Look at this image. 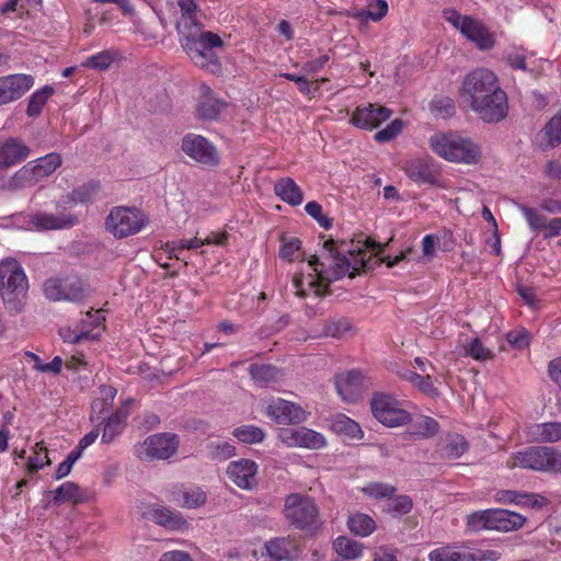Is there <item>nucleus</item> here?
Wrapping results in <instances>:
<instances>
[{
  "mask_svg": "<svg viewBox=\"0 0 561 561\" xmlns=\"http://www.w3.org/2000/svg\"><path fill=\"white\" fill-rule=\"evenodd\" d=\"M505 465L508 469L561 473V451L554 447L531 446L513 453Z\"/></svg>",
  "mask_w": 561,
  "mask_h": 561,
  "instance_id": "obj_7",
  "label": "nucleus"
},
{
  "mask_svg": "<svg viewBox=\"0 0 561 561\" xmlns=\"http://www.w3.org/2000/svg\"><path fill=\"white\" fill-rule=\"evenodd\" d=\"M335 387L343 401L355 403L365 391L364 375L358 370H350L336 377Z\"/></svg>",
  "mask_w": 561,
  "mask_h": 561,
  "instance_id": "obj_22",
  "label": "nucleus"
},
{
  "mask_svg": "<svg viewBox=\"0 0 561 561\" xmlns=\"http://www.w3.org/2000/svg\"><path fill=\"white\" fill-rule=\"evenodd\" d=\"M148 225L147 216L136 207H113L105 220V227L115 238L134 236Z\"/></svg>",
  "mask_w": 561,
  "mask_h": 561,
  "instance_id": "obj_8",
  "label": "nucleus"
},
{
  "mask_svg": "<svg viewBox=\"0 0 561 561\" xmlns=\"http://www.w3.org/2000/svg\"><path fill=\"white\" fill-rule=\"evenodd\" d=\"M439 431L438 422L431 416H422L413 423L412 435L421 438L435 436Z\"/></svg>",
  "mask_w": 561,
  "mask_h": 561,
  "instance_id": "obj_46",
  "label": "nucleus"
},
{
  "mask_svg": "<svg viewBox=\"0 0 561 561\" xmlns=\"http://www.w3.org/2000/svg\"><path fill=\"white\" fill-rule=\"evenodd\" d=\"M87 496L80 486L71 481L64 482L55 490V503L72 502L73 504L83 503Z\"/></svg>",
  "mask_w": 561,
  "mask_h": 561,
  "instance_id": "obj_34",
  "label": "nucleus"
},
{
  "mask_svg": "<svg viewBox=\"0 0 561 561\" xmlns=\"http://www.w3.org/2000/svg\"><path fill=\"white\" fill-rule=\"evenodd\" d=\"M43 289L50 301L78 302L88 296L83 282L76 275L50 277L44 283Z\"/></svg>",
  "mask_w": 561,
  "mask_h": 561,
  "instance_id": "obj_10",
  "label": "nucleus"
},
{
  "mask_svg": "<svg viewBox=\"0 0 561 561\" xmlns=\"http://www.w3.org/2000/svg\"><path fill=\"white\" fill-rule=\"evenodd\" d=\"M333 51L330 49L328 53L321 55L320 57L309 60L302 65V71L307 75H316L320 72L327 64L330 61Z\"/></svg>",
  "mask_w": 561,
  "mask_h": 561,
  "instance_id": "obj_62",
  "label": "nucleus"
},
{
  "mask_svg": "<svg viewBox=\"0 0 561 561\" xmlns=\"http://www.w3.org/2000/svg\"><path fill=\"white\" fill-rule=\"evenodd\" d=\"M105 318L100 310L88 311L85 318L82 319L78 332H61L60 335L65 342L79 343L83 340H96L100 337L101 332L104 330Z\"/></svg>",
  "mask_w": 561,
  "mask_h": 561,
  "instance_id": "obj_20",
  "label": "nucleus"
},
{
  "mask_svg": "<svg viewBox=\"0 0 561 561\" xmlns=\"http://www.w3.org/2000/svg\"><path fill=\"white\" fill-rule=\"evenodd\" d=\"M30 222L37 230H50L72 227L77 222V219L71 215L56 216L54 214L38 211L31 216Z\"/></svg>",
  "mask_w": 561,
  "mask_h": 561,
  "instance_id": "obj_28",
  "label": "nucleus"
},
{
  "mask_svg": "<svg viewBox=\"0 0 561 561\" xmlns=\"http://www.w3.org/2000/svg\"><path fill=\"white\" fill-rule=\"evenodd\" d=\"M301 241L298 238H289L283 241L279 249V256L283 260L293 262L300 256Z\"/></svg>",
  "mask_w": 561,
  "mask_h": 561,
  "instance_id": "obj_56",
  "label": "nucleus"
},
{
  "mask_svg": "<svg viewBox=\"0 0 561 561\" xmlns=\"http://www.w3.org/2000/svg\"><path fill=\"white\" fill-rule=\"evenodd\" d=\"M333 546L335 552L344 559H357L363 556V543L347 537H337Z\"/></svg>",
  "mask_w": 561,
  "mask_h": 561,
  "instance_id": "obj_38",
  "label": "nucleus"
},
{
  "mask_svg": "<svg viewBox=\"0 0 561 561\" xmlns=\"http://www.w3.org/2000/svg\"><path fill=\"white\" fill-rule=\"evenodd\" d=\"M144 518L152 520L156 524L173 529L175 527V517L169 508L161 505H151L142 513Z\"/></svg>",
  "mask_w": 561,
  "mask_h": 561,
  "instance_id": "obj_36",
  "label": "nucleus"
},
{
  "mask_svg": "<svg viewBox=\"0 0 561 561\" xmlns=\"http://www.w3.org/2000/svg\"><path fill=\"white\" fill-rule=\"evenodd\" d=\"M333 426L337 432H342L350 437L356 438L362 436V430L358 423L345 415L339 416Z\"/></svg>",
  "mask_w": 561,
  "mask_h": 561,
  "instance_id": "obj_55",
  "label": "nucleus"
},
{
  "mask_svg": "<svg viewBox=\"0 0 561 561\" xmlns=\"http://www.w3.org/2000/svg\"><path fill=\"white\" fill-rule=\"evenodd\" d=\"M347 527L352 534L367 537L376 529V522L367 514L356 513L348 517Z\"/></svg>",
  "mask_w": 561,
  "mask_h": 561,
  "instance_id": "obj_35",
  "label": "nucleus"
},
{
  "mask_svg": "<svg viewBox=\"0 0 561 561\" xmlns=\"http://www.w3.org/2000/svg\"><path fill=\"white\" fill-rule=\"evenodd\" d=\"M252 379L261 386H266L273 382L278 377V369L272 365L252 364L249 368Z\"/></svg>",
  "mask_w": 561,
  "mask_h": 561,
  "instance_id": "obj_42",
  "label": "nucleus"
},
{
  "mask_svg": "<svg viewBox=\"0 0 561 561\" xmlns=\"http://www.w3.org/2000/svg\"><path fill=\"white\" fill-rule=\"evenodd\" d=\"M430 110L442 118H448L455 114V102L449 96L437 95L431 101Z\"/></svg>",
  "mask_w": 561,
  "mask_h": 561,
  "instance_id": "obj_48",
  "label": "nucleus"
},
{
  "mask_svg": "<svg viewBox=\"0 0 561 561\" xmlns=\"http://www.w3.org/2000/svg\"><path fill=\"white\" fill-rule=\"evenodd\" d=\"M270 561H294L300 554V546L296 537H276L264 545Z\"/></svg>",
  "mask_w": 561,
  "mask_h": 561,
  "instance_id": "obj_23",
  "label": "nucleus"
},
{
  "mask_svg": "<svg viewBox=\"0 0 561 561\" xmlns=\"http://www.w3.org/2000/svg\"><path fill=\"white\" fill-rule=\"evenodd\" d=\"M495 502L502 504H515L523 507L542 508L550 502L539 493H526L513 490H502L495 494Z\"/></svg>",
  "mask_w": 561,
  "mask_h": 561,
  "instance_id": "obj_26",
  "label": "nucleus"
},
{
  "mask_svg": "<svg viewBox=\"0 0 561 561\" xmlns=\"http://www.w3.org/2000/svg\"><path fill=\"white\" fill-rule=\"evenodd\" d=\"M469 448L467 439L457 433L448 434L446 437V446L444 448L446 456L450 459L461 457Z\"/></svg>",
  "mask_w": 561,
  "mask_h": 561,
  "instance_id": "obj_44",
  "label": "nucleus"
},
{
  "mask_svg": "<svg viewBox=\"0 0 561 561\" xmlns=\"http://www.w3.org/2000/svg\"><path fill=\"white\" fill-rule=\"evenodd\" d=\"M549 148L558 147L561 144V110L550 118L542 129Z\"/></svg>",
  "mask_w": 561,
  "mask_h": 561,
  "instance_id": "obj_43",
  "label": "nucleus"
},
{
  "mask_svg": "<svg viewBox=\"0 0 561 561\" xmlns=\"http://www.w3.org/2000/svg\"><path fill=\"white\" fill-rule=\"evenodd\" d=\"M114 60V56L108 50L100 51L95 55L88 57L82 66L91 69L106 70L110 68Z\"/></svg>",
  "mask_w": 561,
  "mask_h": 561,
  "instance_id": "obj_49",
  "label": "nucleus"
},
{
  "mask_svg": "<svg viewBox=\"0 0 561 561\" xmlns=\"http://www.w3.org/2000/svg\"><path fill=\"white\" fill-rule=\"evenodd\" d=\"M27 163L41 181L51 175L61 165L62 159L58 152H49Z\"/></svg>",
  "mask_w": 561,
  "mask_h": 561,
  "instance_id": "obj_32",
  "label": "nucleus"
},
{
  "mask_svg": "<svg viewBox=\"0 0 561 561\" xmlns=\"http://www.w3.org/2000/svg\"><path fill=\"white\" fill-rule=\"evenodd\" d=\"M548 374L550 379L558 386L561 390V356L553 358L548 364Z\"/></svg>",
  "mask_w": 561,
  "mask_h": 561,
  "instance_id": "obj_64",
  "label": "nucleus"
},
{
  "mask_svg": "<svg viewBox=\"0 0 561 561\" xmlns=\"http://www.w3.org/2000/svg\"><path fill=\"white\" fill-rule=\"evenodd\" d=\"M428 145L435 154L449 162L473 164L481 158L480 146L456 131L436 133Z\"/></svg>",
  "mask_w": 561,
  "mask_h": 561,
  "instance_id": "obj_4",
  "label": "nucleus"
},
{
  "mask_svg": "<svg viewBox=\"0 0 561 561\" xmlns=\"http://www.w3.org/2000/svg\"><path fill=\"white\" fill-rule=\"evenodd\" d=\"M34 85L31 75L15 73L0 77V105L21 99Z\"/></svg>",
  "mask_w": 561,
  "mask_h": 561,
  "instance_id": "obj_18",
  "label": "nucleus"
},
{
  "mask_svg": "<svg viewBox=\"0 0 561 561\" xmlns=\"http://www.w3.org/2000/svg\"><path fill=\"white\" fill-rule=\"evenodd\" d=\"M351 330V324L345 318L331 319L324 324L323 332L327 336L340 339Z\"/></svg>",
  "mask_w": 561,
  "mask_h": 561,
  "instance_id": "obj_51",
  "label": "nucleus"
},
{
  "mask_svg": "<svg viewBox=\"0 0 561 561\" xmlns=\"http://www.w3.org/2000/svg\"><path fill=\"white\" fill-rule=\"evenodd\" d=\"M178 7L181 10V22L183 26L181 45L184 51L195 66L217 75L221 71V62L216 48L224 46V41L219 35L210 31H202L199 19L202 12L194 0H178Z\"/></svg>",
  "mask_w": 561,
  "mask_h": 561,
  "instance_id": "obj_2",
  "label": "nucleus"
},
{
  "mask_svg": "<svg viewBox=\"0 0 561 561\" xmlns=\"http://www.w3.org/2000/svg\"><path fill=\"white\" fill-rule=\"evenodd\" d=\"M278 438L289 448L321 449L327 445L325 437L321 433L305 426L282 428L278 432Z\"/></svg>",
  "mask_w": 561,
  "mask_h": 561,
  "instance_id": "obj_15",
  "label": "nucleus"
},
{
  "mask_svg": "<svg viewBox=\"0 0 561 561\" xmlns=\"http://www.w3.org/2000/svg\"><path fill=\"white\" fill-rule=\"evenodd\" d=\"M506 341L514 348L524 350L529 346L530 334L525 328H519L507 332Z\"/></svg>",
  "mask_w": 561,
  "mask_h": 561,
  "instance_id": "obj_58",
  "label": "nucleus"
},
{
  "mask_svg": "<svg viewBox=\"0 0 561 561\" xmlns=\"http://www.w3.org/2000/svg\"><path fill=\"white\" fill-rule=\"evenodd\" d=\"M466 355L480 362L492 359L494 354L491 350L483 346L480 339H473L466 347Z\"/></svg>",
  "mask_w": 561,
  "mask_h": 561,
  "instance_id": "obj_53",
  "label": "nucleus"
},
{
  "mask_svg": "<svg viewBox=\"0 0 561 561\" xmlns=\"http://www.w3.org/2000/svg\"><path fill=\"white\" fill-rule=\"evenodd\" d=\"M321 256L311 255L309 265L316 273V279L309 283L317 296H323L334 280L344 276L354 278L360 272L366 271L368 262L367 252L360 242L354 240L335 241L328 239L323 242Z\"/></svg>",
  "mask_w": 561,
  "mask_h": 561,
  "instance_id": "obj_1",
  "label": "nucleus"
},
{
  "mask_svg": "<svg viewBox=\"0 0 561 561\" xmlns=\"http://www.w3.org/2000/svg\"><path fill=\"white\" fill-rule=\"evenodd\" d=\"M31 148L20 138L0 141V171L14 167L28 158Z\"/></svg>",
  "mask_w": 561,
  "mask_h": 561,
  "instance_id": "obj_24",
  "label": "nucleus"
},
{
  "mask_svg": "<svg viewBox=\"0 0 561 561\" xmlns=\"http://www.w3.org/2000/svg\"><path fill=\"white\" fill-rule=\"evenodd\" d=\"M460 33L480 50H490L495 45L493 33L490 32L482 21L471 15H465V23L461 26Z\"/></svg>",
  "mask_w": 561,
  "mask_h": 561,
  "instance_id": "obj_21",
  "label": "nucleus"
},
{
  "mask_svg": "<svg viewBox=\"0 0 561 561\" xmlns=\"http://www.w3.org/2000/svg\"><path fill=\"white\" fill-rule=\"evenodd\" d=\"M173 438L168 433L151 435L139 446L137 455L141 460L167 459L175 449Z\"/></svg>",
  "mask_w": 561,
  "mask_h": 561,
  "instance_id": "obj_17",
  "label": "nucleus"
},
{
  "mask_svg": "<svg viewBox=\"0 0 561 561\" xmlns=\"http://www.w3.org/2000/svg\"><path fill=\"white\" fill-rule=\"evenodd\" d=\"M412 507V500L408 495H399L388 504L387 512L393 516L405 515L411 512Z\"/></svg>",
  "mask_w": 561,
  "mask_h": 561,
  "instance_id": "obj_59",
  "label": "nucleus"
},
{
  "mask_svg": "<svg viewBox=\"0 0 561 561\" xmlns=\"http://www.w3.org/2000/svg\"><path fill=\"white\" fill-rule=\"evenodd\" d=\"M227 103L219 99L213 89L202 83L199 85V95L195 105V116L199 121H217Z\"/></svg>",
  "mask_w": 561,
  "mask_h": 561,
  "instance_id": "obj_19",
  "label": "nucleus"
},
{
  "mask_svg": "<svg viewBox=\"0 0 561 561\" xmlns=\"http://www.w3.org/2000/svg\"><path fill=\"white\" fill-rule=\"evenodd\" d=\"M501 553L495 550H460L456 546H443L428 553L430 561H497Z\"/></svg>",
  "mask_w": 561,
  "mask_h": 561,
  "instance_id": "obj_14",
  "label": "nucleus"
},
{
  "mask_svg": "<svg viewBox=\"0 0 561 561\" xmlns=\"http://www.w3.org/2000/svg\"><path fill=\"white\" fill-rule=\"evenodd\" d=\"M491 522V530L508 533L520 529L526 523V517L512 511L492 508Z\"/></svg>",
  "mask_w": 561,
  "mask_h": 561,
  "instance_id": "obj_27",
  "label": "nucleus"
},
{
  "mask_svg": "<svg viewBox=\"0 0 561 561\" xmlns=\"http://www.w3.org/2000/svg\"><path fill=\"white\" fill-rule=\"evenodd\" d=\"M305 211L324 229H329L332 226L331 219L323 214L322 206L318 202H308L305 205Z\"/></svg>",
  "mask_w": 561,
  "mask_h": 561,
  "instance_id": "obj_60",
  "label": "nucleus"
},
{
  "mask_svg": "<svg viewBox=\"0 0 561 561\" xmlns=\"http://www.w3.org/2000/svg\"><path fill=\"white\" fill-rule=\"evenodd\" d=\"M460 92L482 121L496 123L506 117L507 96L493 71L486 68L472 70L463 78Z\"/></svg>",
  "mask_w": 561,
  "mask_h": 561,
  "instance_id": "obj_3",
  "label": "nucleus"
},
{
  "mask_svg": "<svg viewBox=\"0 0 561 561\" xmlns=\"http://www.w3.org/2000/svg\"><path fill=\"white\" fill-rule=\"evenodd\" d=\"M181 505L185 508H198L206 503L207 494L199 486H187L180 491Z\"/></svg>",
  "mask_w": 561,
  "mask_h": 561,
  "instance_id": "obj_39",
  "label": "nucleus"
},
{
  "mask_svg": "<svg viewBox=\"0 0 561 561\" xmlns=\"http://www.w3.org/2000/svg\"><path fill=\"white\" fill-rule=\"evenodd\" d=\"M391 114L392 111L383 105L368 103L357 106L350 122L357 128L371 130L388 121Z\"/></svg>",
  "mask_w": 561,
  "mask_h": 561,
  "instance_id": "obj_16",
  "label": "nucleus"
},
{
  "mask_svg": "<svg viewBox=\"0 0 561 561\" xmlns=\"http://www.w3.org/2000/svg\"><path fill=\"white\" fill-rule=\"evenodd\" d=\"M534 442L556 443L561 439V422H546L534 424L528 430Z\"/></svg>",
  "mask_w": 561,
  "mask_h": 561,
  "instance_id": "obj_30",
  "label": "nucleus"
},
{
  "mask_svg": "<svg viewBox=\"0 0 561 561\" xmlns=\"http://www.w3.org/2000/svg\"><path fill=\"white\" fill-rule=\"evenodd\" d=\"M492 508L477 511L466 517V526L469 530L479 533L491 530Z\"/></svg>",
  "mask_w": 561,
  "mask_h": 561,
  "instance_id": "obj_40",
  "label": "nucleus"
},
{
  "mask_svg": "<svg viewBox=\"0 0 561 561\" xmlns=\"http://www.w3.org/2000/svg\"><path fill=\"white\" fill-rule=\"evenodd\" d=\"M374 417L387 427H398L411 422V414L392 394L376 392L370 399Z\"/></svg>",
  "mask_w": 561,
  "mask_h": 561,
  "instance_id": "obj_9",
  "label": "nucleus"
},
{
  "mask_svg": "<svg viewBox=\"0 0 561 561\" xmlns=\"http://www.w3.org/2000/svg\"><path fill=\"white\" fill-rule=\"evenodd\" d=\"M232 435L243 444H257L262 443L265 438L264 431L255 425H242L236 427Z\"/></svg>",
  "mask_w": 561,
  "mask_h": 561,
  "instance_id": "obj_41",
  "label": "nucleus"
},
{
  "mask_svg": "<svg viewBox=\"0 0 561 561\" xmlns=\"http://www.w3.org/2000/svg\"><path fill=\"white\" fill-rule=\"evenodd\" d=\"M27 289V277L21 264L13 259L2 261L0 263V296L10 313L22 311Z\"/></svg>",
  "mask_w": 561,
  "mask_h": 561,
  "instance_id": "obj_5",
  "label": "nucleus"
},
{
  "mask_svg": "<svg viewBox=\"0 0 561 561\" xmlns=\"http://www.w3.org/2000/svg\"><path fill=\"white\" fill-rule=\"evenodd\" d=\"M99 190L100 183L91 181L72 190L69 195V199L76 204H85L91 202L96 196Z\"/></svg>",
  "mask_w": 561,
  "mask_h": 561,
  "instance_id": "obj_45",
  "label": "nucleus"
},
{
  "mask_svg": "<svg viewBox=\"0 0 561 561\" xmlns=\"http://www.w3.org/2000/svg\"><path fill=\"white\" fill-rule=\"evenodd\" d=\"M373 561H398V550L390 546H379L373 553Z\"/></svg>",
  "mask_w": 561,
  "mask_h": 561,
  "instance_id": "obj_63",
  "label": "nucleus"
},
{
  "mask_svg": "<svg viewBox=\"0 0 561 561\" xmlns=\"http://www.w3.org/2000/svg\"><path fill=\"white\" fill-rule=\"evenodd\" d=\"M401 169L405 175L419 186L439 185V165L432 157L427 154L405 160Z\"/></svg>",
  "mask_w": 561,
  "mask_h": 561,
  "instance_id": "obj_12",
  "label": "nucleus"
},
{
  "mask_svg": "<svg viewBox=\"0 0 561 561\" xmlns=\"http://www.w3.org/2000/svg\"><path fill=\"white\" fill-rule=\"evenodd\" d=\"M274 192L283 202L298 206L304 201V194L299 185L291 178H282L274 185Z\"/></svg>",
  "mask_w": 561,
  "mask_h": 561,
  "instance_id": "obj_29",
  "label": "nucleus"
},
{
  "mask_svg": "<svg viewBox=\"0 0 561 561\" xmlns=\"http://www.w3.org/2000/svg\"><path fill=\"white\" fill-rule=\"evenodd\" d=\"M389 7L386 0H371L368 3L367 10L359 13V15H366L374 22L382 20L388 13Z\"/></svg>",
  "mask_w": 561,
  "mask_h": 561,
  "instance_id": "obj_57",
  "label": "nucleus"
},
{
  "mask_svg": "<svg viewBox=\"0 0 561 561\" xmlns=\"http://www.w3.org/2000/svg\"><path fill=\"white\" fill-rule=\"evenodd\" d=\"M207 454L213 460H227L234 455V446L229 442L214 440L207 444Z\"/></svg>",
  "mask_w": 561,
  "mask_h": 561,
  "instance_id": "obj_47",
  "label": "nucleus"
},
{
  "mask_svg": "<svg viewBox=\"0 0 561 561\" xmlns=\"http://www.w3.org/2000/svg\"><path fill=\"white\" fill-rule=\"evenodd\" d=\"M53 94L54 88L50 85H45L44 88L32 93L28 98L26 115L28 117H37Z\"/></svg>",
  "mask_w": 561,
  "mask_h": 561,
  "instance_id": "obj_37",
  "label": "nucleus"
},
{
  "mask_svg": "<svg viewBox=\"0 0 561 561\" xmlns=\"http://www.w3.org/2000/svg\"><path fill=\"white\" fill-rule=\"evenodd\" d=\"M181 148L187 157L201 165L215 168L220 164L221 156L218 148L202 135L193 133L185 135Z\"/></svg>",
  "mask_w": 561,
  "mask_h": 561,
  "instance_id": "obj_11",
  "label": "nucleus"
},
{
  "mask_svg": "<svg viewBox=\"0 0 561 561\" xmlns=\"http://www.w3.org/2000/svg\"><path fill=\"white\" fill-rule=\"evenodd\" d=\"M265 414L277 424H300L308 419V413L298 404L282 398H273L264 408Z\"/></svg>",
  "mask_w": 561,
  "mask_h": 561,
  "instance_id": "obj_13",
  "label": "nucleus"
},
{
  "mask_svg": "<svg viewBox=\"0 0 561 561\" xmlns=\"http://www.w3.org/2000/svg\"><path fill=\"white\" fill-rule=\"evenodd\" d=\"M402 130L401 119H393L383 129L378 130L374 138L378 142H387L394 139Z\"/></svg>",
  "mask_w": 561,
  "mask_h": 561,
  "instance_id": "obj_61",
  "label": "nucleus"
},
{
  "mask_svg": "<svg viewBox=\"0 0 561 561\" xmlns=\"http://www.w3.org/2000/svg\"><path fill=\"white\" fill-rule=\"evenodd\" d=\"M283 512L286 520L298 530L314 534L322 526L320 510L309 495L290 493L285 497Z\"/></svg>",
  "mask_w": 561,
  "mask_h": 561,
  "instance_id": "obj_6",
  "label": "nucleus"
},
{
  "mask_svg": "<svg viewBox=\"0 0 561 561\" xmlns=\"http://www.w3.org/2000/svg\"><path fill=\"white\" fill-rule=\"evenodd\" d=\"M226 239H227V233L226 232H222V233H214V232H211L204 240L195 237V238H192L190 240L182 241L180 247L181 248H185V249H198V248H201L204 244H218V245H220V244H222L225 242Z\"/></svg>",
  "mask_w": 561,
  "mask_h": 561,
  "instance_id": "obj_50",
  "label": "nucleus"
},
{
  "mask_svg": "<svg viewBox=\"0 0 561 561\" xmlns=\"http://www.w3.org/2000/svg\"><path fill=\"white\" fill-rule=\"evenodd\" d=\"M397 489L390 484L386 483H369L365 488H363V492L374 499H390L394 493Z\"/></svg>",
  "mask_w": 561,
  "mask_h": 561,
  "instance_id": "obj_54",
  "label": "nucleus"
},
{
  "mask_svg": "<svg viewBox=\"0 0 561 561\" xmlns=\"http://www.w3.org/2000/svg\"><path fill=\"white\" fill-rule=\"evenodd\" d=\"M127 415V412L117 410L105 417L103 421L104 430L101 438L103 444L112 443L118 435L122 434L126 425Z\"/></svg>",
  "mask_w": 561,
  "mask_h": 561,
  "instance_id": "obj_31",
  "label": "nucleus"
},
{
  "mask_svg": "<svg viewBox=\"0 0 561 561\" xmlns=\"http://www.w3.org/2000/svg\"><path fill=\"white\" fill-rule=\"evenodd\" d=\"M256 463L249 459L232 461L227 468L229 479L244 490H251L256 485Z\"/></svg>",
  "mask_w": 561,
  "mask_h": 561,
  "instance_id": "obj_25",
  "label": "nucleus"
},
{
  "mask_svg": "<svg viewBox=\"0 0 561 561\" xmlns=\"http://www.w3.org/2000/svg\"><path fill=\"white\" fill-rule=\"evenodd\" d=\"M519 210L522 211L523 216L525 217L529 228L534 231H540L543 230L545 224L547 221V218L538 213L537 209L522 205L519 206Z\"/></svg>",
  "mask_w": 561,
  "mask_h": 561,
  "instance_id": "obj_52",
  "label": "nucleus"
},
{
  "mask_svg": "<svg viewBox=\"0 0 561 561\" xmlns=\"http://www.w3.org/2000/svg\"><path fill=\"white\" fill-rule=\"evenodd\" d=\"M37 182H39L38 178L34 174V171L30 164L26 163L9 179L5 187L9 191H19L26 187H32Z\"/></svg>",
  "mask_w": 561,
  "mask_h": 561,
  "instance_id": "obj_33",
  "label": "nucleus"
}]
</instances>
